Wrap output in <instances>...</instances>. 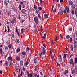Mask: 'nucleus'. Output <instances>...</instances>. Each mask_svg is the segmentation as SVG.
<instances>
[{
    "mask_svg": "<svg viewBox=\"0 0 77 77\" xmlns=\"http://www.w3.org/2000/svg\"><path fill=\"white\" fill-rule=\"evenodd\" d=\"M5 65H7V64H8V62H7V61H5Z\"/></svg>",
    "mask_w": 77,
    "mask_h": 77,
    "instance_id": "nucleus-58",
    "label": "nucleus"
},
{
    "mask_svg": "<svg viewBox=\"0 0 77 77\" xmlns=\"http://www.w3.org/2000/svg\"><path fill=\"white\" fill-rule=\"evenodd\" d=\"M73 40L75 41V33H74L73 34Z\"/></svg>",
    "mask_w": 77,
    "mask_h": 77,
    "instance_id": "nucleus-13",
    "label": "nucleus"
},
{
    "mask_svg": "<svg viewBox=\"0 0 77 77\" xmlns=\"http://www.w3.org/2000/svg\"><path fill=\"white\" fill-rule=\"evenodd\" d=\"M11 24H15L17 23V21H16V18L14 17L12 19V20H10Z\"/></svg>",
    "mask_w": 77,
    "mask_h": 77,
    "instance_id": "nucleus-1",
    "label": "nucleus"
},
{
    "mask_svg": "<svg viewBox=\"0 0 77 77\" xmlns=\"http://www.w3.org/2000/svg\"><path fill=\"white\" fill-rule=\"evenodd\" d=\"M21 33L22 34L23 33H24V29H21Z\"/></svg>",
    "mask_w": 77,
    "mask_h": 77,
    "instance_id": "nucleus-36",
    "label": "nucleus"
},
{
    "mask_svg": "<svg viewBox=\"0 0 77 77\" xmlns=\"http://www.w3.org/2000/svg\"><path fill=\"white\" fill-rule=\"evenodd\" d=\"M42 59H45V56H42Z\"/></svg>",
    "mask_w": 77,
    "mask_h": 77,
    "instance_id": "nucleus-56",
    "label": "nucleus"
},
{
    "mask_svg": "<svg viewBox=\"0 0 77 77\" xmlns=\"http://www.w3.org/2000/svg\"><path fill=\"white\" fill-rule=\"evenodd\" d=\"M22 54L23 55V56H26V53L25 51H23L22 52Z\"/></svg>",
    "mask_w": 77,
    "mask_h": 77,
    "instance_id": "nucleus-29",
    "label": "nucleus"
},
{
    "mask_svg": "<svg viewBox=\"0 0 77 77\" xmlns=\"http://www.w3.org/2000/svg\"><path fill=\"white\" fill-rule=\"evenodd\" d=\"M29 47H27L26 48V51H29Z\"/></svg>",
    "mask_w": 77,
    "mask_h": 77,
    "instance_id": "nucleus-42",
    "label": "nucleus"
},
{
    "mask_svg": "<svg viewBox=\"0 0 77 77\" xmlns=\"http://www.w3.org/2000/svg\"><path fill=\"white\" fill-rule=\"evenodd\" d=\"M16 42L17 44H19L20 43V41L19 40V39H17L16 40Z\"/></svg>",
    "mask_w": 77,
    "mask_h": 77,
    "instance_id": "nucleus-31",
    "label": "nucleus"
},
{
    "mask_svg": "<svg viewBox=\"0 0 77 77\" xmlns=\"http://www.w3.org/2000/svg\"><path fill=\"white\" fill-rule=\"evenodd\" d=\"M33 75L35 77H36V76H37V74H36L35 73H34L33 74Z\"/></svg>",
    "mask_w": 77,
    "mask_h": 77,
    "instance_id": "nucleus-39",
    "label": "nucleus"
},
{
    "mask_svg": "<svg viewBox=\"0 0 77 77\" xmlns=\"http://www.w3.org/2000/svg\"><path fill=\"white\" fill-rule=\"evenodd\" d=\"M58 60L60 62H62V55H59L58 56Z\"/></svg>",
    "mask_w": 77,
    "mask_h": 77,
    "instance_id": "nucleus-5",
    "label": "nucleus"
},
{
    "mask_svg": "<svg viewBox=\"0 0 77 77\" xmlns=\"http://www.w3.org/2000/svg\"><path fill=\"white\" fill-rule=\"evenodd\" d=\"M16 33L18 32V29L17 27H16Z\"/></svg>",
    "mask_w": 77,
    "mask_h": 77,
    "instance_id": "nucleus-48",
    "label": "nucleus"
},
{
    "mask_svg": "<svg viewBox=\"0 0 77 77\" xmlns=\"http://www.w3.org/2000/svg\"><path fill=\"white\" fill-rule=\"evenodd\" d=\"M70 48L71 51H73L74 50V46H73V45H71Z\"/></svg>",
    "mask_w": 77,
    "mask_h": 77,
    "instance_id": "nucleus-18",
    "label": "nucleus"
},
{
    "mask_svg": "<svg viewBox=\"0 0 77 77\" xmlns=\"http://www.w3.org/2000/svg\"><path fill=\"white\" fill-rule=\"evenodd\" d=\"M42 26H41V27L40 28V30H42Z\"/></svg>",
    "mask_w": 77,
    "mask_h": 77,
    "instance_id": "nucleus-64",
    "label": "nucleus"
},
{
    "mask_svg": "<svg viewBox=\"0 0 77 77\" xmlns=\"http://www.w3.org/2000/svg\"><path fill=\"white\" fill-rule=\"evenodd\" d=\"M74 70L75 71V74H77V67H75L74 69Z\"/></svg>",
    "mask_w": 77,
    "mask_h": 77,
    "instance_id": "nucleus-23",
    "label": "nucleus"
},
{
    "mask_svg": "<svg viewBox=\"0 0 77 77\" xmlns=\"http://www.w3.org/2000/svg\"><path fill=\"white\" fill-rule=\"evenodd\" d=\"M8 59L9 60H12L13 59L12 58V57L11 56H9L8 57Z\"/></svg>",
    "mask_w": 77,
    "mask_h": 77,
    "instance_id": "nucleus-16",
    "label": "nucleus"
},
{
    "mask_svg": "<svg viewBox=\"0 0 77 77\" xmlns=\"http://www.w3.org/2000/svg\"><path fill=\"white\" fill-rule=\"evenodd\" d=\"M67 73H68V70H65L64 72H63V74L64 75H66Z\"/></svg>",
    "mask_w": 77,
    "mask_h": 77,
    "instance_id": "nucleus-12",
    "label": "nucleus"
},
{
    "mask_svg": "<svg viewBox=\"0 0 77 77\" xmlns=\"http://www.w3.org/2000/svg\"><path fill=\"white\" fill-rule=\"evenodd\" d=\"M34 21H35V23L37 25L39 24V20L38 19L37 17H34Z\"/></svg>",
    "mask_w": 77,
    "mask_h": 77,
    "instance_id": "nucleus-3",
    "label": "nucleus"
},
{
    "mask_svg": "<svg viewBox=\"0 0 77 77\" xmlns=\"http://www.w3.org/2000/svg\"><path fill=\"white\" fill-rule=\"evenodd\" d=\"M71 7L72 8V9H75V5L72 4L71 5Z\"/></svg>",
    "mask_w": 77,
    "mask_h": 77,
    "instance_id": "nucleus-9",
    "label": "nucleus"
},
{
    "mask_svg": "<svg viewBox=\"0 0 77 77\" xmlns=\"http://www.w3.org/2000/svg\"><path fill=\"white\" fill-rule=\"evenodd\" d=\"M66 38L67 39H69V38H70V36L69 35H67L66 37Z\"/></svg>",
    "mask_w": 77,
    "mask_h": 77,
    "instance_id": "nucleus-30",
    "label": "nucleus"
},
{
    "mask_svg": "<svg viewBox=\"0 0 77 77\" xmlns=\"http://www.w3.org/2000/svg\"><path fill=\"white\" fill-rule=\"evenodd\" d=\"M25 65L26 66H27L29 64V62H28V61H26V63H25Z\"/></svg>",
    "mask_w": 77,
    "mask_h": 77,
    "instance_id": "nucleus-27",
    "label": "nucleus"
},
{
    "mask_svg": "<svg viewBox=\"0 0 77 77\" xmlns=\"http://www.w3.org/2000/svg\"><path fill=\"white\" fill-rule=\"evenodd\" d=\"M46 33H45L44 34V36H42V38H43V39H45L46 38Z\"/></svg>",
    "mask_w": 77,
    "mask_h": 77,
    "instance_id": "nucleus-22",
    "label": "nucleus"
},
{
    "mask_svg": "<svg viewBox=\"0 0 77 77\" xmlns=\"http://www.w3.org/2000/svg\"><path fill=\"white\" fill-rule=\"evenodd\" d=\"M51 59H52V60H54V56L53 55L51 56Z\"/></svg>",
    "mask_w": 77,
    "mask_h": 77,
    "instance_id": "nucleus-32",
    "label": "nucleus"
},
{
    "mask_svg": "<svg viewBox=\"0 0 77 77\" xmlns=\"http://www.w3.org/2000/svg\"><path fill=\"white\" fill-rule=\"evenodd\" d=\"M56 10H57L56 8H55L54 10H53V12H56Z\"/></svg>",
    "mask_w": 77,
    "mask_h": 77,
    "instance_id": "nucleus-47",
    "label": "nucleus"
},
{
    "mask_svg": "<svg viewBox=\"0 0 77 77\" xmlns=\"http://www.w3.org/2000/svg\"><path fill=\"white\" fill-rule=\"evenodd\" d=\"M44 16L46 18H48V14H44Z\"/></svg>",
    "mask_w": 77,
    "mask_h": 77,
    "instance_id": "nucleus-19",
    "label": "nucleus"
},
{
    "mask_svg": "<svg viewBox=\"0 0 77 77\" xmlns=\"http://www.w3.org/2000/svg\"><path fill=\"white\" fill-rule=\"evenodd\" d=\"M38 9L39 10H42V7H39L38 8Z\"/></svg>",
    "mask_w": 77,
    "mask_h": 77,
    "instance_id": "nucleus-45",
    "label": "nucleus"
},
{
    "mask_svg": "<svg viewBox=\"0 0 77 77\" xmlns=\"http://www.w3.org/2000/svg\"><path fill=\"white\" fill-rule=\"evenodd\" d=\"M22 70L23 71H25V68H24V67H23L22 69Z\"/></svg>",
    "mask_w": 77,
    "mask_h": 77,
    "instance_id": "nucleus-62",
    "label": "nucleus"
},
{
    "mask_svg": "<svg viewBox=\"0 0 77 77\" xmlns=\"http://www.w3.org/2000/svg\"><path fill=\"white\" fill-rule=\"evenodd\" d=\"M36 13L37 14H38V13H39V11L38 10H36Z\"/></svg>",
    "mask_w": 77,
    "mask_h": 77,
    "instance_id": "nucleus-63",
    "label": "nucleus"
},
{
    "mask_svg": "<svg viewBox=\"0 0 77 77\" xmlns=\"http://www.w3.org/2000/svg\"><path fill=\"white\" fill-rule=\"evenodd\" d=\"M4 49L5 50H8V47L7 46L5 47L4 48Z\"/></svg>",
    "mask_w": 77,
    "mask_h": 77,
    "instance_id": "nucleus-44",
    "label": "nucleus"
},
{
    "mask_svg": "<svg viewBox=\"0 0 77 77\" xmlns=\"http://www.w3.org/2000/svg\"><path fill=\"white\" fill-rule=\"evenodd\" d=\"M34 7L35 10H36L37 9V6L35 5H34Z\"/></svg>",
    "mask_w": 77,
    "mask_h": 77,
    "instance_id": "nucleus-33",
    "label": "nucleus"
},
{
    "mask_svg": "<svg viewBox=\"0 0 77 77\" xmlns=\"http://www.w3.org/2000/svg\"><path fill=\"white\" fill-rule=\"evenodd\" d=\"M12 9L14 11H15L16 10V8L15 7H14Z\"/></svg>",
    "mask_w": 77,
    "mask_h": 77,
    "instance_id": "nucleus-50",
    "label": "nucleus"
},
{
    "mask_svg": "<svg viewBox=\"0 0 77 77\" xmlns=\"http://www.w3.org/2000/svg\"><path fill=\"white\" fill-rule=\"evenodd\" d=\"M68 4H69V5H73L74 2L72 1L71 0H69L68 2Z\"/></svg>",
    "mask_w": 77,
    "mask_h": 77,
    "instance_id": "nucleus-6",
    "label": "nucleus"
},
{
    "mask_svg": "<svg viewBox=\"0 0 77 77\" xmlns=\"http://www.w3.org/2000/svg\"><path fill=\"white\" fill-rule=\"evenodd\" d=\"M22 75H23V71H21L20 74V76H22Z\"/></svg>",
    "mask_w": 77,
    "mask_h": 77,
    "instance_id": "nucleus-59",
    "label": "nucleus"
},
{
    "mask_svg": "<svg viewBox=\"0 0 77 77\" xmlns=\"http://www.w3.org/2000/svg\"><path fill=\"white\" fill-rule=\"evenodd\" d=\"M71 71L72 74H74L75 73V70H72Z\"/></svg>",
    "mask_w": 77,
    "mask_h": 77,
    "instance_id": "nucleus-21",
    "label": "nucleus"
},
{
    "mask_svg": "<svg viewBox=\"0 0 77 77\" xmlns=\"http://www.w3.org/2000/svg\"><path fill=\"white\" fill-rule=\"evenodd\" d=\"M8 47L9 48H12V45L11 44H10L8 45Z\"/></svg>",
    "mask_w": 77,
    "mask_h": 77,
    "instance_id": "nucleus-38",
    "label": "nucleus"
},
{
    "mask_svg": "<svg viewBox=\"0 0 77 77\" xmlns=\"http://www.w3.org/2000/svg\"><path fill=\"white\" fill-rule=\"evenodd\" d=\"M66 54H64V56H63V58H66Z\"/></svg>",
    "mask_w": 77,
    "mask_h": 77,
    "instance_id": "nucleus-53",
    "label": "nucleus"
},
{
    "mask_svg": "<svg viewBox=\"0 0 77 77\" xmlns=\"http://www.w3.org/2000/svg\"><path fill=\"white\" fill-rule=\"evenodd\" d=\"M2 73H3V71L2 70H0V74H2Z\"/></svg>",
    "mask_w": 77,
    "mask_h": 77,
    "instance_id": "nucleus-61",
    "label": "nucleus"
},
{
    "mask_svg": "<svg viewBox=\"0 0 77 77\" xmlns=\"http://www.w3.org/2000/svg\"><path fill=\"white\" fill-rule=\"evenodd\" d=\"M9 0H4V4L5 6L6 7H8V5H9Z\"/></svg>",
    "mask_w": 77,
    "mask_h": 77,
    "instance_id": "nucleus-2",
    "label": "nucleus"
},
{
    "mask_svg": "<svg viewBox=\"0 0 77 77\" xmlns=\"http://www.w3.org/2000/svg\"><path fill=\"white\" fill-rule=\"evenodd\" d=\"M65 10L67 11V12H68V13H69V8H68V6H66L65 7Z\"/></svg>",
    "mask_w": 77,
    "mask_h": 77,
    "instance_id": "nucleus-8",
    "label": "nucleus"
},
{
    "mask_svg": "<svg viewBox=\"0 0 77 77\" xmlns=\"http://www.w3.org/2000/svg\"><path fill=\"white\" fill-rule=\"evenodd\" d=\"M2 49L0 48V54H2Z\"/></svg>",
    "mask_w": 77,
    "mask_h": 77,
    "instance_id": "nucleus-46",
    "label": "nucleus"
},
{
    "mask_svg": "<svg viewBox=\"0 0 77 77\" xmlns=\"http://www.w3.org/2000/svg\"><path fill=\"white\" fill-rule=\"evenodd\" d=\"M42 0H40V5H42Z\"/></svg>",
    "mask_w": 77,
    "mask_h": 77,
    "instance_id": "nucleus-57",
    "label": "nucleus"
},
{
    "mask_svg": "<svg viewBox=\"0 0 77 77\" xmlns=\"http://www.w3.org/2000/svg\"><path fill=\"white\" fill-rule=\"evenodd\" d=\"M72 62H73V59H72V58H71L69 60V63L70 64H72Z\"/></svg>",
    "mask_w": 77,
    "mask_h": 77,
    "instance_id": "nucleus-15",
    "label": "nucleus"
},
{
    "mask_svg": "<svg viewBox=\"0 0 77 77\" xmlns=\"http://www.w3.org/2000/svg\"><path fill=\"white\" fill-rule=\"evenodd\" d=\"M20 65L21 66H23L24 63H23V60H21L20 61Z\"/></svg>",
    "mask_w": 77,
    "mask_h": 77,
    "instance_id": "nucleus-7",
    "label": "nucleus"
},
{
    "mask_svg": "<svg viewBox=\"0 0 77 77\" xmlns=\"http://www.w3.org/2000/svg\"><path fill=\"white\" fill-rule=\"evenodd\" d=\"M38 17L40 19H41V14H40V13H39L38 15Z\"/></svg>",
    "mask_w": 77,
    "mask_h": 77,
    "instance_id": "nucleus-34",
    "label": "nucleus"
},
{
    "mask_svg": "<svg viewBox=\"0 0 77 77\" xmlns=\"http://www.w3.org/2000/svg\"><path fill=\"white\" fill-rule=\"evenodd\" d=\"M43 46L45 48H46V46H47V45L45 44V43H44L43 45Z\"/></svg>",
    "mask_w": 77,
    "mask_h": 77,
    "instance_id": "nucleus-37",
    "label": "nucleus"
},
{
    "mask_svg": "<svg viewBox=\"0 0 77 77\" xmlns=\"http://www.w3.org/2000/svg\"><path fill=\"white\" fill-rule=\"evenodd\" d=\"M60 14H62L63 13V11H60Z\"/></svg>",
    "mask_w": 77,
    "mask_h": 77,
    "instance_id": "nucleus-60",
    "label": "nucleus"
},
{
    "mask_svg": "<svg viewBox=\"0 0 77 77\" xmlns=\"http://www.w3.org/2000/svg\"><path fill=\"white\" fill-rule=\"evenodd\" d=\"M76 45H77V42L75 41L74 43V48H76Z\"/></svg>",
    "mask_w": 77,
    "mask_h": 77,
    "instance_id": "nucleus-14",
    "label": "nucleus"
},
{
    "mask_svg": "<svg viewBox=\"0 0 77 77\" xmlns=\"http://www.w3.org/2000/svg\"><path fill=\"white\" fill-rule=\"evenodd\" d=\"M75 12V11H74V10H72L71 12V14H72V15H74V14Z\"/></svg>",
    "mask_w": 77,
    "mask_h": 77,
    "instance_id": "nucleus-28",
    "label": "nucleus"
},
{
    "mask_svg": "<svg viewBox=\"0 0 77 77\" xmlns=\"http://www.w3.org/2000/svg\"><path fill=\"white\" fill-rule=\"evenodd\" d=\"M75 63H77V57H76L75 59Z\"/></svg>",
    "mask_w": 77,
    "mask_h": 77,
    "instance_id": "nucleus-43",
    "label": "nucleus"
},
{
    "mask_svg": "<svg viewBox=\"0 0 77 77\" xmlns=\"http://www.w3.org/2000/svg\"><path fill=\"white\" fill-rule=\"evenodd\" d=\"M63 12L64 14H65L66 12V10H63Z\"/></svg>",
    "mask_w": 77,
    "mask_h": 77,
    "instance_id": "nucleus-55",
    "label": "nucleus"
},
{
    "mask_svg": "<svg viewBox=\"0 0 77 77\" xmlns=\"http://www.w3.org/2000/svg\"><path fill=\"white\" fill-rule=\"evenodd\" d=\"M12 64H13V63H12L10 62V64L9 65L10 66H12Z\"/></svg>",
    "mask_w": 77,
    "mask_h": 77,
    "instance_id": "nucleus-49",
    "label": "nucleus"
},
{
    "mask_svg": "<svg viewBox=\"0 0 77 77\" xmlns=\"http://www.w3.org/2000/svg\"><path fill=\"white\" fill-rule=\"evenodd\" d=\"M42 52H41V53L39 54L38 55L39 56H40V57H41V56L42 55Z\"/></svg>",
    "mask_w": 77,
    "mask_h": 77,
    "instance_id": "nucleus-35",
    "label": "nucleus"
},
{
    "mask_svg": "<svg viewBox=\"0 0 77 77\" xmlns=\"http://www.w3.org/2000/svg\"><path fill=\"white\" fill-rule=\"evenodd\" d=\"M19 8L20 11H21V5L20 4L19 5Z\"/></svg>",
    "mask_w": 77,
    "mask_h": 77,
    "instance_id": "nucleus-26",
    "label": "nucleus"
},
{
    "mask_svg": "<svg viewBox=\"0 0 77 77\" xmlns=\"http://www.w3.org/2000/svg\"><path fill=\"white\" fill-rule=\"evenodd\" d=\"M21 12L22 14H26V10L25 9H23L21 11Z\"/></svg>",
    "mask_w": 77,
    "mask_h": 77,
    "instance_id": "nucleus-10",
    "label": "nucleus"
},
{
    "mask_svg": "<svg viewBox=\"0 0 77 77\" xmlns=\"http://www.w3.org/2000/svg\"><path fill=\"white\" fill-rule=\"evenodd\" d=\"M16 60H17V61H20L21 60V58L20 57H17L16 58Z\"/></svg>",
    "mask_w": 77,
    "mask_h": 77,
    "instance_id": "nucleus-11",
    "label": "nucleus"
},
{
    "mask_svg": "<svg viewBox=\"0 0 77 77\" xmlns=\"http://www.w3.org/2000/svg\"><path fill=\"white\" fill-rule=\"evenodd\" d=\"M37 60V57H35L34 58V63H36V62L35 61V60Z\"/></svg>",
    "mask_w": 77,
    "mask_h": 77,
    "instance_id": "nucleus-41",
    "label": "nucleus"
},
{
    "mask_svg": "<svg viewBox=\"0 0 77 77\" xmlns=\"http://www.w3.org/2000/svg\"><path fill=\"white\" fill-rule=\"evenodd\" d=\"M8 28V31L7 32L8 33H9V32H11V31H10V28H9V26L7 27Z\"/></svg>",
    "mask_w": 77,
    "mask_h": 77,
    "instance_id": "nucleus-24",
    "label": "nucleus"
},
{
    "mask_svg": "<svg viewBox=\"0 0 77 77\" xmlns=\"http://www.w3.org/2000/svg\"><path fill=\"white\" fill-rule=\"evenodd\" d=\"M46 53V49L44 47H42V53L43 55H44Z\"/></svg>",
    "mask_w": 77,
    "mask_h": 77,
    "instance_id": "nucleus-4",
    "label": "nucleus"
},
{
    "mask_svg": "<svg viewBox=\"0 0 77 77\" xmlns=\"http://www.w3.org/2000/svg\"><path fill=\"white\" fill-rule=\"evenodd\" d=\"M60 11H63V10L62 9V7H60Z\"/></svg>",
    "mask_w": 77,
    "mask_h": 77,
    "instance_id": "nucleus-54",
    "label": "nucleus"
},
{
    "mask_svg": "<svg viewBox=\"0 0 77 77\" xmlns=\"http://www.w3.org/2000/svg\"><path fill=\"white\" fill-rule=\"evenodd\" d=\"M69 31H72V28L71 27L69 28Z\"/></svg>",
    "mask_w": 77,
    "mask_h": 77,
    "instance_id": "nucleus-51",
    "label": "nucleus"
},
{
    "mask_svg": "<svg viewBox=\"0 0 77 77\" xmlns=\"http://www.w3.org/2000/svg\"><path fill=\"white\" fill-rule=\"evenodd\" d=\"M7 14L8 15V16L11 15V13H10V11L8 12Z\"/></svg>",
    "mask_w": 77,
    "mask_h": 77,
    "instance_id": "nucleus-40",
    "label": "nucleus"
},
{
    "mask_svg": "<svg viewBox=\"0 0 77 77\" xmlns=\"http://www.w3.org/2000/svg\"><path fill=\"white\" fill-rule=\"evenodd\" d=\"M75 14L76 15V17H77V8H76L75 11Z\"/></svg>",
    "mask_w": 77,
    "mask_h": 77,
    "instance_id": "nucleus-25",
    "label": "nucleus"
},
{
    "mask_svg": "<svg viewBox=\"0 0 77 77\" xmlns=\"http://www.w3.org/2000/svg\"><path fill=\"white\" fill-rule=\"evenodd\" d=\"M18 66H15V71L17 72V70H18Z\"/></svg>",
    "mask_w": 77,
    "mask_h": 77,
    "instance_id": "nucleus-20",
    "label": "nucleus"
},
{
    "mask_svg": "<svg viewBox=\"0 0 77 77\" xmlns=\"http://www.w3.org/2000/svg\"><path fill=\"white\" fill-rule=\"evenodd\" d=\"M20 51V48H18L16 50L17 53H18Z\"/></svg>",
    "mask_w": 77,
    "mask_h": 77,
    "instance_id": "nucleus-17",
    "label": "nucleus"
},
{
    "mask_svg": "<svg viewBox=\"0 0 77 77\" xmlns=\"http://www.w3.org/2000/svg\"><path fill=\"white\" fill-rule=\"evenodd\" d=\"M29 57H30V56H31V52H30V53H29Z\"/></svg>",
    "mask_w": 77,
    "mask_h": 77,
    "instance_id": "nucleus-52",
    "label": "nucleus"
}]
</instances>
